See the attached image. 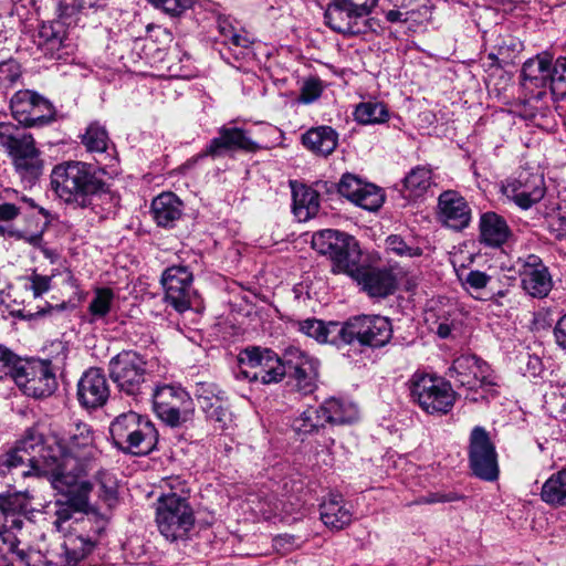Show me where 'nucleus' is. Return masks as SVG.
<instances>
[{
  "instance_id": "f257e3e1",
  "label": "nucleus",
  "mask_w": 566,
  "mask_h": 566,
  "mask_svg": "<svg viewBox=\"0 0 566 566\" xmlns=\"http://www.w3.org/2000/svg\"><path fill=\"white\" fill-rule=\"evenodd\" d=\"M39 438L33 454L40 478L46 479L59 492H76L75 502L83 506L93 484L85 479L98 455L92 427L81 420H72L44 442L43 436L34 429L25 437Z\"/></svg>"
},
{
  "instance_id": "f03ea898",
  "label": "nucleus",
  "mask_w": 566,
  "mask_h": 566,
  "mask_svg": "<svg viewBox=\"0 0 566 566\" xmlns=\"http://www.w3.org/2000/svg\"><path fill=\"white\" fill-rule=\"evenodd\" d=\"M164 492L156 503V524L159 533L170 543L186 542L195 527V512L189 503V490L179 478L165 481Z\"/></svg>"
},
{
  "instance_id": "7ed1b4c3",
  "label": "nucleus",
  "mask_w": 566,
  "mask_h": 566,
  "mask_svg": "<svg viewBox=\"0 0 566 566\" xmlns=\"http://www.w3.org/2000/svg\"><path fill=\"white\" fill-rule=\"evenodd\" d=\"M51 184L56 196L75 209L92 207L94 199L107 189L94 168L82 161L55 166L51 174Z\"/></svg>"
},
{
  "instance_id": "20e7f679",
  "label": "nucleus",
  "mask_w": 566,
  "mask_h": 566,
  "mask_svg": "<svg viewBox=\"0 0 566 566\" xmlns=\"http://www.w3.org/2000/svg\"><path fill=\"white\" fill-rule=\"evenodd\" d=\"M114 446L133 455H147L157 446L158 432L151 421L128 411L117 416L109 426Z\"/></svg>"
},
{
  "instance_id": "39448f33",
  "label": "nucleus",
  "mask_w": 566,
  "mask_h": 566,
  "mask_svg": "<svg viewBox=\"0 0 566 566\" xmlns=\"http://www.w3.org/2000/svg\"><path fill=\"white\" fill-rule=\"evenodd\" d=\"M411 400L426 413L443 416L449 413L455 402V391L450 382L442 378L415 373L408 381Z\"/></svg>"
},
{
  "instance_id": "423d86ee",
  "label": "nucleus",
  "mask_w": 566,
  "mask_h": 566,
  "mask_svg": "<svg viewBox=\"0 0 566 566\" xmlns=\"http://www.w3.org/2000/svg\"><path fill=\"white\" fill-rule=\"evenodd\" d=\"M312 248L332 261L334 273L357 271L360 262V250L354 237L337 230L325 229L312 237Z\"/></svg>"
},
{
  "instance_id": "0eeeda50",
  "label": "nucleus",
  "mask_w": 566,
  "mask_h": 566,
  "mask_svg": "<svg viewBox=\"0 0 566 566\" xmlns=\"http://www.w3.org/2000/svg\"><path fill=\"white\" fill-rule=\"evenodd\" d=\"M154 411L157 417L171 428H182L192 423L195 402L190 394L179 385H158L153 390Z\"/></svg>"
},
{
  "instance_id": "6e6552de",
  "label": "nucleus",
  "mask_w": 566,
  "mask_h": 566,
  "mask_svg": "<svg viewBox=\"0 0 566 566\" xmlns=\"http://www.w3.org/2000/svg\"><path fill=\"white\" fill-rule=\"evenodd\" d=\"M0 146L12 158L14 169L21 180L28 185L34 184L42 174L43 161L31 135L11 134L10 126L0 125Z\"/></svg>"
},
{
  "instance_id": "1a4fd4ad",
  "label": "nucleus",
  "mask_w": 566,
  "mask_h": 566,
  "mask_svg": "<svg viewBox=\"0 0 566 566\" xmlns=\"http://www.w3.org/2000/svg\"><path fill=\"white\" fill-rule=\"evenodd\" d=\"M108 374L119 392L134 398L149 387L147 360L136 350H122L112 357Z\"/></svg>"
},
{
  "instance_id": "9d476101",
  "label": "nucleus",
  "mask_w": 566,
  "mask_h": 566,
  "mask_svg": "<svg viewBox=\"0 0 566 566\" xmlns=\"http://www.w3.org/2000/svg\"><path fill=\"white\" fill-rule=\"evenodd\" d=\"M238 364V379L270 385L277 384L285 377L284 355L280 357L269 348L248 347L239 354Z\"/></svg>"
},
{
  "instance_id": "9b49d317",
  "label": "nucleus",
  "mask_w": 566,
  "mask_h": 566,
  "mask_svg": "<svg viewBox=\"0 0 566 566\" xmlns=\"http://www.w3.org/2000/svg\"><path fill=\"white\" fill-rule=\"evenodd\" d=\"M554 69V61L547 54L528 59L522 66L521 84L527 98L523 106L522 115L531 120L544 117V99H539L536 93L548 88Z\"/></svg>"
},
{
  "instance_id": "f8f14e48",
  "label": "nucleus",
  "mask_w": 566,
  "mask_h": 566,
  "mask_svg": "<svg viewBox=\"0 0 566 566\" xmlns=\"http://www.w3.org/2000/svg\"><path fill=\"white\" fill-rule=\"evenodd\" d=\"M392 337L390 321L379 315L354 316L343 323L342 345L357 342L360 346L380 348Z\"/></svg>"
},
{
  "instance_id": "ddd939ff",
  "label": "nucleus",
  "mask_w": 566,
  "mask_h": 566,
  "mask_svg": "<svg viewBox=\"0 0 566 566\" xmlns=\"http://www.w3.org/2000/svg\"><path fill=\"white\" fill-rule=\"evenodd\" d=\"M11 379L25 395L34 398L51 396L57 387L55 371L50 360L20 358Z\"/></svg>"
},
{
  "instance_id": "4468645a",
  "label": "nucleus",
  "mask_w": 566,
  "mask_h": 566,
  "mask_svg": "<svg viewBox=\"0 0 566 566\" xmlns=\"http://www.w3.org/2000/svg\"><path fill=\"white\" fill-rule=\"evenodd\" d=\"M78 6L76 0H65L59 4L57 18L43 23L39 31L40 45L52 55L61 50L73 46L72 25L77 21Z\"/></svg>"
},
{
  "instance_id": "2eb2a0df",
  "label": "nucleus",
  "mask_w": 566,
  "mask_h": 566,
  "mask_svg": "<svg viewBox=\"0 0 566 566\" xmlns=\"http://www.w3.org/2000/svg\"><path fill=\"white\" fill-rule=\"evenodd\" d=\"M102 527L94 525L92 516H81L69 525L62 544L63 566H76L96 548Z\"/></svg>"
},
{
  "instance_id": "dca6fc26",
  "label": "nucleus",
  "mask_w": 566,
  "mask_h": 566,
  "mask_svg": "<svg viewBox=\"0 0 566 566\" xmlns=\"http://www.w3.org/2000/svg\"><path fill=\"white\" fill-rule=\"evenodd\" d=\"M448 375L458 386L469 390L486 389L497 385L491 366L472 354L457 357Z\"/></svg>"
},
{
  "instance_id": "f3484780",
  "label": "nucleus",
  "mask_w": 566,
  "mask_h": 566,
  "mask_svg": "<svg viewBox=\"0 0 566 566\" xmlns=\"http://www.w3.org/2000/svg\"><path fill=\"white\" fill-rule=\"evenodd\" d=\"M468 453L470 469L476 478L489 482L499 478L497 453L483 427L472 429Z\"/></svg>"
},
{
  "instance_id": "a211bd4d",
  "label": "nucleus",
  "mask_w": 566,
  "mask_h": 566,
  "mask_svg": "<svg viewBox=\"0 0 566 566\" xmlns=\"http://www.w3.org/2000/svg\"><path fill=\"white\" fill-rule=\"evenodd\" d=\"M10 108L14 119L27 127L43 126L54 119L52 104L33 91L17 92L11 97Z\"/></svg>"
},
{
  "instance_id": "6ab92c4d",
  "label": "nucleus",
  "mask_w": 566,
  "mask_h": 566,
  "mask_svg": "<svg viewBox=\"0 0 566 566\" xmlns=\"http://www.w3.org/2000/svg\"><path fill=\"white\" fill-rule=\"evenodd\" d=\"M285 376L295 381L296 389L303 395L312 394L317 387L319 361L296 347L284 352Z\"/></svg>"
},
{
  "instance_id": "aec40b11",
  "label": "nucleus",
  "mask_w": 566,
  "mask_h": 566,
  "mask_svg": "<svg viewBox=\"0 0 566 566\" xmlns=\"http://www.w3.org/2000/svg\"><path fill=\"white\" fill-rule=\"evenodd\" d=\"M165 290V302L176 312L184 313L191 306L195 294L192 289V273L185 265L167 268L161 275Z\"/></svg>"
},
{
  "instance_id": "412c9836",
  "label": "nucleus",
  "mask_w": 566,
  "mask_h": 566,
  "mask_svg": "<svg viewBox=\"0 0 566 566\" xmlns=\"http://www.w3.org/2000/svg\"><path fill=\"white\" fill-rule=\"evenodd\" d=\"M370 12L366 9L359 10V7L348 0H336L327 6L324 19L326 25L335 32L357 35L366 31L365 18Z\"/></svg>"
},
{
  "instance_id": "4be33fe9",
  "label": "nucleus",
  "mask_w": 566,
  "mask_h": 566,
  "mask_svg": "<svg viewBox=\"0 0 566 566\" xmlns=\"http://www.w3.org/2000/svg\"><path fill=\"white\" fill-rule=\"evenodd\" d=\"M544 177L539 172L522 169L517 176L506 181L503 193L521 209H530L545 195Z\"/></svg>"
},
{
  "instance_id": "5701e85b",
  "label": "nucleus",
  "mask_w": 566,
  "mask_h": 566,
  "mask_svg": "<svg viewBox=\"0 0 566 566\" xmlns=\"http://www.w3.org/2000/svg\"><path fill=\"white\" fill-rule=\"evenodd\" d=\"M521 287L531 297L544 298L553 289V279L543 260L535 254L517 259Z\"/></svg>"
},
{
  "instance_id": "b1692460",
  "label": "nucleus",
  "mask_w": 566,
  "mask_h": 566,
  "mask_svg": "<svg viewBox=\"0 0 566 566\" xmlns=\"http://www.w3.org/2000/svg\"><path fill=\"white\" fill-rule=\"evenodd\" d=\"M39 441L36 436L27 438L24 434L12 450L0 454V479H6L18 470L22 478H40L33 454L34 446L36 447Z\"/></svg>"
},
{
  "instance_id": "393cba45",
  "label": "nucleus",
  "mask_w": 566,
  "mask_h": 566,
  "mask_svg": "<svg viewBox=\"0 0 566 566\" xmlns=\"http://www.w3.org/2000/svg\"><path fill=\"white\" fill-rule=\"evenodd\" d=\"M337 191L356 206L369 211L378 210L385 200V195L379 187L365 182L352 174L343 175L337 184Z\"/></svg>"
},
{
  "instance_id": "a878e982",
  "label": "nucleus",
  "mask_w": 566,
  "mask_h": 566,
  "mask_svg": "<svg viewBox=\"0 0 566 566\" xmlns=\"http://www.w3.org/2000/svg\"><path fill=\"white\" fill-rule=\"evenodd\" d=\"M261 146L252 140L242 128L223 125L218 129V136L206 146L202 156L221 157L228 153L247 151L255 153Z\"/></svg>"
},
{
  "instance_id": "bb28decb",
  "label": "nucleus",
  "mask_w": 566,
  "mask_h": 566,
  "mask_svg": "<svg viewBox=\"0 0 566 566\" xmlns=\"http://www.w3.org/2000/svg\"><path fill=\"white\" fill-rule=\"evenodd\" d=\"M438 219L450 229L463 230L471 222V207L460 192L446 190L438 198Z\"/></svg>"
},
{
  "instance_id": "cd10ccee",
  "label": "nucleus",
  "mask_w": 566,
  "mask_h": 566,
  "mask_svg": "<svg viewBox=\"0 0 566 566\" xmlns=\"http://www.w3.org/2000/svg\"><path fill=\"white\" fill-rule=\"evenodd\" d=\"M109 397V386L101 368L86 370L77 384V399L86 409H96L106 403Z\"/></svg>"
},
{
  "instance_id": "c85d7f7f",
  "label": "nucleus",
  "mask_w": 566,
  "mask_h": 566,
  "mask_svg": "<svg viewBox=\"0 0 566 566\" xmlns=\"http://www.w3.org/2000/svg\"><path fill=\"white\" fill-rule=\"evenodd\" d=\"M347 275L355 279L361 289L371 297H386L396 289L395 276L387 270L366 269L357 264V271Z\"/></svg>"
},
{
  "instance_id": "c756f323",
  "label": "nucleus",
  "mask_w": 566,
  "mask_h": 566,
  "mask_svg": "<svg viewBox=\"0 0 566 566\" xmlns=\"http://www.w3.org/2000/svg\"><path fill=\"white\" fill-rule=\"evenodd\" d=\"M319 518L332 531H342L353 521L352 505L340 493H328L319 504Z\"/></svg>"
},
{
  "instance_id": "7c9ffc66",
  "label": "nucleus",
  "mask_w": 566,
  "mask_h": 566,
  "mask_svg": "<svg viewBox=\"0 0 566 566\" xmlns=\"http://www.w3.org/2000/svg\"><path fill=\"white\" fill-rule=\"evenodd\" d=\"M302 145L311 153L327 157L338 145L337 132L327 125H321L307 129L301 136Z\"/></svg>"
},
{
  "instance_id": "2f4dec72",
  "label": "nucleus",
  "mask_w": 566,
  "mask_h": 566,
  "mask_svg": "<svg viewBox=\"0 0 566 566\" xmlns=\"http://www.w3.org/2000/svg\"><path fill=\"white\" fill-rule=\"evenodd\" d=\"M479 228L480 242L491 248L502 247L512 235L505 219L492 211L481 214Z\"/></svg>"
},
{
  "instance_id": "473e14b6",
  "label": "nucleus",
  "mask_w": 566,
  "mask_h": 566,
  "mask_svg": "<svg viewBox=\"0 0 566 566\" xmlns=\"http://www.w3.org/2000/svg\"><path fill=\"white\" fill-rule=\"evenodd\" d=\"M182 211V201L172 192H163L151 202L153 219L158 227H175L181 218Z\"/></svg>"
},
{
  "instance_id": "72a5a7b5",
  "label": "nucleus",
  "mask_w": 566,
  "mask_h": 566,
  "mask_svg": "<svg viewBox=\"0 0 566 566\" xmlns=\"http://www.w3.org/2000/svg\"><path fill=\"white\" fill-rule=\"evenodd\" d=\"M298 332L314 338L318 343H331L336 346L342 345L343 323L328 322L325 323L317 318H306L295 322Z\"/></svg>"
},
{
  "instance_id": "f704fd0d",
  "label": "nucleus",
  "mask_w": 566,
  "mask_h": 566,
  "mask_svg": "<svg viewBox=\"0 0 566 566\" xmlns=\"http://www.w3.org/2000/svg\"><path fill=\"white\" fill-rule=\"evenodd\" d=\"M292 188L293 213L298 221H307L316 216L319 209L317 191L296 181H290Z\"/></svg>"
},
{
  "instance_id": "c9c22d12",
  "label": "nucleus",
  "mask_w": 566,
  "mask_h": 566,
  "mask_svg": "<svg viewBox=\"0 0 566 566\" xmlns=\"http://www.w3.org/2000/svg\"><path fill=\"white\" fill-rule=\"evenodd\" d=\"M28 202L34 206L32 199L19 197L15 190L6 189L0 196V235L15 237L17 231L10 224L21 213V203Z\"/></svg>"
},
{
  "instance_id": "e433bc0d",
  "label": "nucleus",
  "mask_w": 566,
  "mask_h": 566,
  "mask_svg": "<svg viewBox=\"0 0 566 566\" xmlns=\"http://www.w3.org/2000/svg\"><path fill=\"white\" fill-rule=\"evenodd\" d=\"M539 99H544V116L549 108V104L556 101L566 99V57L558 56L554 61V69L548 88L536 93Z\"/></svg>"
},
{
  "instance_id": "4c0bfd02",
  "label": "nucleus",
  "mask_w": 566,
  "mask_h": 566,
  "mask_svg": "<svg viewBox=\"0 0 566 566\" xmlns=\"http://www.w3.org/2000/svg\"><path fill=\"white\" fill-rule=\"evenodd\" d=\"M324 421L331 424L352 423L358 419L355 403L337 398L326 399L321 406Z\"/></svg>"
},
{
  "instance_id": "58836bf2",
  "label": "nucleus",
  "mask_w": 566,
  "mask_h": 566,
  "mask_svg": "<svg viewBox=\"0 0 566 566\" xmlns=\"http://www.w3.org/2000/svg\"><path fill=\"white\" fill-rule=\"evenodd\" d=\"M81 139L87 151L105 158L111 157L108 150L111 148L114 149V145L109 139L106 128L99 123H91Z\"/></svg>"
},
{
  "instance_id": "ea45409f",
  "label": "nucleus",
  "mask_w": 566,
  "mask_h": 566,
  "mask_svg": "<svg viewBox=\"0 0 566 566\" xmlns=\"http://www.w3.org/2000/svg\"><path fill=\"white\" fill-rule=\"evenodd\" d=\"M541 499L554 507L566 506V469L553 473L542 485Z\"/></svg>"
},
{
  "instance_id": "a19ab883",
  "label": "nucleus",
  "mask_w": 566,
  "mask_h": 566,
  "mask_svg": "<svg viewBox=\"0 0 566 566\" xmlns=\"http://www.w3.org/2000/svg\"><path fill=\"white\" fill-rule=\"evenodd\" d=\"M62 494H65L69 496L67 503L60 504L56 503V510H55V520L53 522V525L56 527L57 531L69 532V526L65 527L64 525L72 521V523L80 518L81 516H88L86 514V509L88 506V496L90 493L86 494V503L83 506L77 505L75 502V497L77 496L76 492H61Z\"/></svg>"
},
{
  "instance_id": "79ce46f5",
  "label": "nucleus",
  "mask_w": 566,
  "mask_h": 566,
  "mask_svg": "<svg viewBox=\"0 0 566 566\" xmlns=\"http://www.w3.org/2000/svg\"><path fill=\"white\" fill-rule=\"evenodd\" d=\"M433 325L440 338H455L462 333L463 315L454 306L448 310H440Z\"/></svg>"
},
{
  "instance_id": "37998d69",
  "label": "nucleus",
  "mask_w": 566,
  "mask_h": 566,
  "mask_svg": "<svg viewBox=\"0 0 566 566\" xmlns=\"http://www.w3.org/2000/svg\"><path fill=\"white\" fill-rule=\"evenodd\" d=\"M432 185V170L428 166L412 168L403 179V196L418 198Z\"/></svg>"
},
{
  "instance_id": "c03bdc74",
  "label": "nucleus",
  "mask_w": 566,
  "mask_h": 566,
  "mask_svg": "<svg viewBox=\"0 0 566 566\" xmlns=\"http://www.w3.org/2000/svg\"><path fill=\"white\" fill-rule=\"evenodd\" d=\"M354 117L364 125L382 124L388 120L389 112L385 104L369 101L356 106Z\"/></svg>"
},
{
  "instance_id": "a18cd8bd",
  "label": "nucleus",
  "mask_w": 566,
  "mask_h": 566,
  "mask_svg": "<svg viewBox=\"0 0 566 566\" xmlns=\"http://www.w3.org/2000/svg\"><path fill=\"white\" fill-rule=\"evenodd\" d=\"M114 292L107 287L96 289L90 304L88 314L91 323L104 321L112 310L114 303Z\"/></svg>"
},
{
  "instance_id": "49530a36",
  "label": "nucleus",
  "mask_w": 566,
  "mask_h": 566,
  "mask_svg": "<svg viewBox=\"0 0 566 566\" xmlns=\"http://www.w3.org/2000/svg\"><path fill=\"white\" fill-rule=\"evenodd\" d=\"M195 396L202 411L209 410L226 397V392L213 382H197Z\"/></svg>"
},
{
  "instance_id": "de8ad7c7",
  "label": "nucleus",
  "mask_w": 566,
  "mask_h": 566,
  "mask_svg": "<svg viewBox=\"0 0 566 566\" xmlns=\"http://www.w3.org/2000/svg\"><path fill=\"white\" fill-rule=\"evenodd\" d=\"M386 249L400 258H417L422 255L423 252L413 240L407 241L398 234L387 237Z\"/></svg>"
},
{
  "instance_id": "09e8293b",
  "label": "nucleus",
  "mask_w": 566,
  "mask_h": 566,
  "mask_svg": "<svg viewBox=\"0 0 566 566\" xmlns=\"http://www.w3.org/2000/svg\"><path fill=\"white\" fill-rule=\"evenodd\" d=\"M22 509L23 504L19 493L0 494V511L6 518L11 517V525L15 528L22 527L23 521L17 516Z\"/></svg>"
},
{
  "instance_id": "8fccbe9b",
  "label": "nucleus",
  "mask_w": 566,
  "mask_h": 566,
  "mask_svg": "<svg viewBox=\"0 0 566 566\" xmlns=\"http://www.w3.org/2000/svg\"><path fill=\"white\" fill-rule=\"evenodd\" d=\"M326 424L324 421L321 407L307 408L302 415L294 421V428L301 433H312L318 428Z\"/></svg>"
},
{
  "instance_id": "3c124183",
  "label": "nucleus",
  "mask_w": 566,
  "mask_h": 566,
  "mask_svg": "<svg viewBox=\"0 0 566 566\" xmlns=\"http://www.w3.org/2000/svg\"><path fill=\"white\" fill-rule=\"evenodd\" d=\"M203 412L210 421L217 424L218 429H226L232 421V413L229 410L227 397L213 405L211 409Z\"/></svg>"
},
{
  "instance_id": "603ef678",
  "label": "nucleus",
  "mask_w": 566,
  "mask_h": 566,
  "mask_svg": "<svg viewBox=\"0 0 566 566\" xmlns=\"http://www.w3.org/2000/svg\"><path fill=\"white\" fill-rule=\"evenodd\" d=\"M95 479L99 486L101 496L107 502L115 501L118 488L115 476L106 470H99Z\"/></svg>"
},
{
  "instance_id": "864d4df0",
  "label": "nucleus",
  "mask_w": 566,
  "mask_h": 566,
  "mask_svg": "<svg viewBox=\"0 0 566 566\" xmlns=\"http://www.w3.org/2000/svg\"><path fill=\"white\" fill-rule=\"evenodd\" d=\"M21 76V69L15 60L0 63V91L10 88Z\"/></svg>"
},
{
  "instance_id": "5fc2aeb1",
  "label": "nucleus",
  "mask_w": 566,
  "mask_h": 566,
  "mask_svg": "<svg viewBox=\"0 0 566 566\" xmlns=\"http://www.w3.org/2000/svg\"><path fill=\"white\" fill-rule=\"evenodd\" d=\"M461 283L467 291L479 293L486 287L491 276L479 270H471L465 275L460 276Z\"/></svg>"
},
{
  "instance_id": "6e6d98bb",
  "label": "nucleus",
  "mask_w": 566,
  "mask_h": 566,
  "mask_svg": "<svg viewBox=\"0 0 566 566\" xmlns=\"http://www.w3.org/2000/svg\"><path fill=\"white\" fill-rule=\"evenodd\" d=\"M465 495L455 492L453 490H442L437 492L428 493L419 499L420 504H437V503H452L458 501H464Z\"/></svg>"
},
{
  "instance_id": "4d7b16f0",
  "label": "nucleus",
  "mask_w": 566,
  "mask_h": 566,
  "mask_svg": "<svg viewBox=\"0 0 566 566\" xmlns=\"http://www.w3.org/2000/svg\"><path fill=\"white\" fill-rule=\"evenodd\" d=\"M24 280L25 290L32 291L34 297L41 296L43 293L48 292L51 286V277L48 275L32 273Z\"/></svg>"
},
{
  "instance_id": "13d9d810",
  "label": "nucleus",
  "mask_w": 566,
  "mask_h": 566,
  "mask_svg": "<svg viewBox=\"0 0 566 566\" xmlns=\"http://www.w3.org/2000/svg\"><path fill=\"white\" fill-rule=\"evenodd\" d=\"M20 357L6 346L0 345V379L12 376Z\"/></svg>"
},
{
  "instance_id": "bf43d9fd",
  "label": "nucleus",
  "mask_w": 566,
  "mask_h": 566,
  "mask_svg": "<svg viewBox=\"0 0 566 566\" xmlns=\"http://www.w3.org/2000/svg\"><path fill=\"white\" fill-rule=\"evenodd\" d=\"M157 7L171 15H179L189 9L192 0H151Z\"/></svg>"
},
{
  "instance_id": "052dcab7",
  "label": "nucleus",
  "mask_w": 566,
  "mask_h": 566,
  "mask_svg": "<svg viewBox=\"0 0 566 566\" xmlns=\"http://www.w3.org/2000/svg\"><path fill=\"white\" fill-rule=\"evenodd\" d=\"M322 94V86L318 80L311 78L306 81L300 94V101L302 103L308 104L317 99Z\"/></svg>"
},
{
  "instance_id": "680f3d73",
  "label": "nucleus",
  "mask_w": 566,
  "mask_h": 566,
  "mask_svg": "<svg viewBox=\"0 0 566 566\" xmlns=\"http://www.w3.org/2000/svg\"><path fill=\"white\" fill-rule=\"evenodd\" d=\"M553 333L556 344L566 349V313L557 321Z\"/></svg>"
},
{
  "instance_id": "e2e57ef3",
  "label": "nucleus",
  "mask_w": 566,
  "mask_h": 566,
  "mask_svg": "<svg viewBox=\"0 0 566 566\" xmlns=\"http://www.w3.org/2000/svg\"><path fill=\"white\" fill-rule=\"evenodd\" d=\"M551 406L555 408V410H552V412H555L554 417L566 426V399L563 397L556 398Z\"/></svg>"
},
{
  "instance_id": "0e129e2a",
  "label": "nucleus",
  "mask_w": 566,
  "mask_h": 566,
  "mask_svg": "<svg viewBox=\"0 0 566 566\" xmlns=\"http://www.w3.org/2000/svg\"><path fill=\"white\" fill-rule=\"evenodd\" d=\"M229 32L231 33L230 44L241 49H247L252 44L248 36L237 33L232 25H229Z\"/></svg>"
},
{
  "instance_id": "69168bd1",
  "label": "nucleus",
  "mask_w": 566,
  "mask_h": 566,
  "mask_svg": "<svg viewBox=\"0 0 566 566\" xmlns=\"http://www.w3.org/2000/svg\"><path fill=\"white\" fill-rule=\"evenodd\" d=\"M549 230L553 237L558 241L566 240V228H560L555 222L551 221Z\"/></svg>"
},
{
  "instance_id": "338daca9",
  "label": "nucleus",
  "mask_w": 566,
  "mask_h": 566,
  "mask_svg": "<svg viewBox=\"0 0 566 566\" xmlns=\"http://www.w3.org/2000/svg\"><path fill=\"white\" fill-rule=\"evenodd\" d=\"M403 15H405V13H402L399 10H389L388 12H386L387 21L392 22V23L406 21L407 18H405Z\"/></svg>"
},
{
  "instance_id": "774afa93",
  "label": "nucleus",
  "mask_w": 566,
  "mask_h": 566,
  "mask_svg": "<svg viewBox=\"0 0 566 566\" xmlns=\"http://www.w3.org/2000/svg\"><path fill=\"white\" fill-rule=\"evenodd\" d=\"M263 514L265 518H271L272 516H277L280 514V503L275 501L273 504H269V510H264Z\"/></svg>"
}]
</instances>
